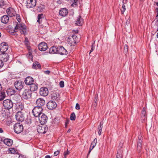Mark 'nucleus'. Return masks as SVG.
<instances>
[{"instance_id":"nucleus-14","label":"nucleus","mask_w":158,"mask_h":158,"mask_svg":"<svg viewBox=\"0 0 158 158\" xmlns=\"http://www.w3.org/2000/svg\"><path fill=\"white\" fill-rule=\"evenodd\" d=\"M8 46L6 43H2L0 44V51L5 53L8 49Z\"/></svg>"},{"instance_id":"nucleus-61","label":"nucleus","mask_w":158,"mask_h":158,"mask_svg":"<svg viewBox=\"0 0 158 158\" xmlns=\"http://www.w3.org/2000/svg\"><path fill=\"white\" fill-rule=\"evenodd\" d=\"M3 132V131L2 129V128H0V133H2V132Z\"/></svg>"},{"instance_id":"nucleus-5","label":"nucleus","mask_w":158,"mask_h":158,"mask_svg":"<svg viewBox=\"0 0 158 158\" xmlns=\"http://www.w3.org/2000/svg\"><path fill=\"white\" fill-rule=\"evenodd\" d=\"M31 92L29 89H25L22 95V97L26 100L30 98L31 96Z\"/></svg>"},{"instance_id":"nucleus-41","label":"nucleus","mask_w":158,"mask_h":158,"mask_svg":"<svg viewBox=\"0 0 158 158\" xmlns=\"http://www.w3.org/2000/svg\"><path fill=\"white\" fill-rule=\"evenodd\" d=\"M146 112H142L141 114V117L142 119L144 120L146 118Z\"/></svg>"},{"instance_id":"nucleus-59","label":"nucleus","mask_w":158,"mask_h":158,"mask_svg":"<svg viewBox=\"0 0 158 158\" xmlns=\"http://www.w3.org/2000/svg\"><path fill=\"white\" fill-rule=\"evenodd\" d=\"M45 158H51V157L49 155H47L45 156Z\"/></svg>"},{"instance_id":"nucleus-39","label":"nucleus","mask_w":158,"mask_h":158,"mask_svg":"<svg viewBox=\"0 0 158 158\" xmlns=\"http://www.w3.org/2000/svg\"><path fill=\"white\" fill-rule=\"evenodd\" d=\"M124 1V0H123V4L122 6V9H121V10L122 14H123L124 13V12H125V10L126 9V6L124 4V1Z\"/></svg>"},{"instance_id":"nucleus-19","label":"nucleus","mask_w":158,"mask_h":158,"mask_svg":"<svg viewBox=\"0 0 158 158\" xmlns=\"http://www.w3.org/2000/svg\"><path fill=\"white\" fill-rule=\"evenodd\" d=\"M24 82L26 85H30L33 83L34 79L31 77H28L25 78Z\"/></svg>"},{"instance_id":"nucleus-45","label":"nucleus","mask_w":158,"mask_h":158,"mask_svg":"<svg viewBox=\"0 0 158 158\" xmlns=\"http://www.w3.org/2000/svg\"><path fill=\"white\" fill-rule=\"evenodd\" d=\"M8 92H11V95L14 94L16 92V91L15 89H9L8 90Z\"/></svg>"},{"instance_id":"nucleus-11","label":"nucleus","mask_w":158,"mask_h":158,"mask_svg":"<svg viewBox=\"0 0 158 158\" xmlns=\"http://www.w3.org/2000/svg\"><path fill=\"white\" fill-rule=\"evenodd\" d=\"M48 94V89L45 87H41L40 89V94L42 96L45 97Z\"/></svg>"},{"instance_id":"nucleus-8","label":"nucleus","mask_w":158,"mask_h":158,"mask_svg":"<svg viewBox=\"0 0 158 158\" xmlns=\"http://www.w3.org/2000/svg\"><path fill=\"white\" fill-rule=\"evenodd\" d=\"M39 120L40 123L41 124L45 123L47 121L48 117L44 113L41 114L40 116H39Z\"/></svg>"},{"instance_id":"nucleus-28","label":"nucleus","mask_w":158,"mask_h":158,"mask_svg":"<svg viewBox=\"0 0 158 158\" xmlns=\"http://www.w3.org/2000/svg\"><path fill=\"white\" fill-rule=\"evenodd\" d=\"M4 143L8 146H10L13 143V140L10 139H6L3 140Z\"/></svg>"},{"instance_id":"nucleus-43","label":"nucleus","mask_w":158,"mask_h":158,"mask_svg":"<svg viewBox=\"0 0 158 158\" xmlns=\"http://www.w3.org/2000/svg\"><path fill=\"white\" fill-rule=\"evenodd\" d=\"M5 5V2L4 0H0V8Z\"/></svg>"},{"instance_id":"nucleus-25","label":"nucleus","mask_w":158,"mask_h":158,"mask_svg":"<svg viewBox=\"0 0 158 158\" xmlns=\"http://www.w3.org/2000/svg\"><path fill=\"white\" fill-rule=\"evenodd\" d=\"M19 30L21 34H25L26 33V28L25 26L22 24H19Z\"/></svg>"},{"instance_id":"nucleus-50","label":"nucleus","mask_w":158,"mask_h":158,"mask_svg":"<svg viewBox=\"0 0 158 158\" xmlns=\"http://www.w3.org/2000/svg\"><path fill=\"white\" fill-rule=\"evenodd\" d=\"M60 151L57 150L54 153V156H57L59 153Z\"/></svg>"},{"instance_id":"nucleus-31","label":"nucleus","mask_w":158,"mask_h":158,"mask_svg":"<svg viewBox=\"0 0 158 158\" xmlns=\"http://www.w3.org/2000/svg\"><path fill=\"white\" fill-rule=\"evenodd\" d=\"M83 23V19L81 18V16H79L77 18L76 22L75 24L77 25L81 26V25Z\"/></svg>"},{"instance_id":"nucleus-60","label":"nucleus","mask_w":158,"mask_h":158,"mask_svg":"<svg viewBox=\"0 0 158 158\" xmlns=\"http://www.w3.org/2000/svg\"><path fill=\"white\" fill-rule=\"evenodd\" d=\"M156 12H157V15H157V16H158V7L156 8Z\"/></svg>"},{"instance_id":"nucleus-27","label":"nucleus","mask_w":158,"mask_h":158,"mask_svg":"<svg viewBox=\"0 0 158 158\" xmlns=\"http://www.w3.org/2000/svg\"><path fill=\"white\" fill-rule=\"evenodd\" d=\"M57 47L55 46L52 47L49 49V53L52 54L57 53Z\"/></svg>"},{"instance_id":"nucleus-23","label":"nucleus","mask_w":158,"mask_h":158,"mask_svg":"<svg viewBox=\"0 0 158 158\" xmlns=\"http://www.w3.org/2000/svg\"><path fill=\"white\" fill-rule=\"evenodd\" d=\"M51 98L52 100H55L56 101H58L60 99L59 94L57 93H53L52 94Z\"/></svg>"},{"instance_id":"nucleus-30","label":"nucleus","mask_w":158,"mask_h":158,"mask_svg":"<svg viewBox=\"0 0 158 158\" xmlns=\"http://www.w3.org/2000/svg\"><path fill=\"white\" fill-rule=\"evenodd\" d=\"M32 68L33 69H41L40 64L38 61H36L33 64Z\"/></svg>"},{"instance_id":"nucleus-29","label":"nucleus","mask_w":158,"mask_h":158,"mask_svg":"<svg viewBox=\"0 0 158 158\" xmlns=\"http://www.w3.org/2000/svg\"><path fill=\"white\" fill-rule=\"evenodd\" d=\"M123 152L122 148L121 147L118 150L116 158H122L123 156Z\"/></svg>"},{"instance_id":"nucleus-22","label":"nucleus","mask_w":158,"mask_h":158,"mask_svg":"<svg viewBox=\"0 0 158 158\" xmlns=\"http://www.w3.org/2000/svg\"><path fill=\"white\" fill-rule=\"evenodd\" d=\"M7 14L10 17H12L15 16V12L12 8H8L6 10Z\"/></svg>"},{"instance_id":"nucleus-57","label":"nucleus","mask_w":158,"mask_h":158,"mask_svg":"<svg viewBox=\"0 0 158 158\" xmlns=\"http://www.w3.org/2000/svg\"><path fill=\"white\" fill-rule=\"evenodd\" d=\"M77 3L76 1H74L72 5L73 6H75L77 5Z\"/></svg>"},{"instance_id":"nucleus-26","label":"nucleus","mask_w":158,"mask_h":158,"mask_svg":"<svg viewBox=\"0 0 158 158\" xmlns=\"http://www.w3.org/2000/svg\"><path fill=\"white\" fill-rule=\"evenodd\" d=\"M67 41L69 44L72 46L75 45L77 42L76 40L73 39V38H71L70 37L68 38Z\"/></svg>"},{"instance_id":"nucleus-35","label":"nucleus","mask_w":158,"mask_h":158,"mask_svg":"<svg viewBox=\"0 0 158 158\" xmlns=\"http://www.w3.org/2000/svg\"><path fill=\"white\" fill-rule=\"evenodd\" d=\"M24 43H25V45L27 48H30V46H29V42L28 40V39L27 38H25V40L24 41Z\"/></svg>"},{"instance_id":"nucleus-12","label":"nucleus","mask_w":158,"mask_h":158,"mask_svg":"<svg viewBox=\"0 0 158 158\" xmlns=\"http://www.w3.org/2000/svg\"><path fill=\"white\" fill-rule=\"evenodd\" d=\"M38 48L41 51H44L48 48L47 44L45 42H41L38 45Z\"/></svg>"},{"instance_id":"nucleus-3","label":"nucleus","mask_w":158,"mask_h":158,"mask_svg":"<svg viewBox=\"0 0 158 158\" xmlns=\"http://www.w3.org/2000/svg\"><path fill=\"white\" fill-rule=\"evenodd\" d=\"M15 118L16 120L18 122L23 121L25 119V114L22 111H18L16 114Z\"/></svg>"},{"instance_id":"nucleus-62","label":"nucleus","mask_w":158,"mask_h":158,"mask_svg":"<svg viewBox=\"0 0 158 158\" xmlns=\"http://www.w3.org/2000/svg\"><path fill=\"white\" fill-rule=\"evenodd\" d=\"M156 23H158V16H156Z\"/></svg>"},{"instance_id":"nucleus-18","label":"nucleus","mask_w":158,"mask_h":158,"mask_svg":"<svg viewBox=\"0 0 158 158\" xmlns=\"http://www.w3.org/2000/svg\"><path fill=\"white\" fill-rule=\"evenodd\" d=\"M68 10L66 8H63L59 10V14L60 15L64 17L68 14Z\"/></svg>"},{"instance_id":"nucleus-63","label":"nucleus","mask_w":158,"mask_h":158,"mask_svg":"<svg viewBox=\"0 0 158 158\" xmlns=\"http://www.w3.org/2000/svg\"><path fill=\"white\" fill-rule=\"evenodd\" d=\"M94 99L98 100V95H97V96L96 95H95V98H94Z\"/></svg>"},{"instance_id":"nucleus-1","label":"nucleus","mask_w":158,"mask_h":158,"mask_svg":"<svg viewBox=\"0 0 158 158\" xmlns=\"http://www.w3.org/2000/svg\"><path fill=\"white\" fill-rule=\"evenodd\" d=\"M48 129V127L44 124H41L37 127V131L39 133L44 134L47 131Z\"/></svg>"},{"instance_id":"nucleus-64","label":"nucleus","mask_w":158,"mask_h":158,"mask_svg":"<svg viewBox=\"0 0 158 158\" xmlns=\"http://www.w3.org/2000/svg\"><path fill=\"white\" fill-rule=\"evenodd\" d=\"M156 26L157 27V31H158V23H156Z\"/></svg>"},{"instance_id":"nucleus-21","label":"nucleus","mask_w":158,"mask_h":158,"mask_svg":"<svg viewBox=\"0 0 158 158\" xmlns=\"http://www.w3.org/2000/svg\"><path fill=\"white\" fill-rule=\"evenodd\" d=\"M15 105L16 109L18 111L22 110L24 108L23 104L21 102H17Z\"/></svg>"},{"instance_id":"nucleus-42","label":"nucleus","mask_w":158,"mask_h":158,"mask_svg":"<svg viewBox=\"0 0 158 158\" xmlns=\"http://www.w3.org/2000/svg\"><path fill=\"white\" fill-rule=\"evenodd\" d=\"M95 45L94 43L92 44L91 45V50L89 52V54H90L94 50L95 48Z\"/></svg>"},{"instance_id":"nucleus-47","label":"nucleus","mask_w":158,"mask_h":158,"mask_svg":"<svg viewBox=\"0 0 158 158\" xmlns=\"http://www.w3.org/2000/svg\"><path fill=\"white\" fill-rule=\"evenodd\" d=\"M71 38H73V39H74V40H76V42H77V36L75 35H72L71 36H69Z\"/></svg>"},{"instance_id":"nucleus-9","label":"nucleus","mask_w":158,"mask_h":158,"mask_svg":"<svg viewBox=\"0 0 158 158\" xmlns=\"http://www.w3.org/2000/svg\"><path fill=\"white\" fill-rule=\"evenodd\" d=\"M56 103L54 101H50L47 103V106L48 108L50 110H53L57 106Z\"/></svg>"},{"instance_id":"nucleus-16","label":"nucleus","mask_w":158,"mask_h":158,"mask_svg":"<svg viewBox=\"0 0 158 158\" xmlns=\"http://www.w3.org/2000/svg\"><path fill=\"white\" fill-rule=\"evenodd\" d=\"M45 104L44 100L41 98H40L37 99L36 101V104L37 106L42 107Z\"/></svg>"},{"instance_id":"nucleus-33","label":"nucleus","mask_w":158,"mask_h":158,"mask_svg":"<svg viewBox=\"0 0 158 158\" xmlns=\"http://www.w3.org/2000/svg\"><path fill=\"white\" fill-rule=\"evenodd\" d=\"M103 123L101 122L98 126V135H101L102 130V128Z\"/></svg>"},{"instance_id":"nucleus-32","label":"nucleus","mask_w":158,"mask_h":158,"mask_svg":"<svg viewBox=\"0 0 158 158\" xmlns=\"http://www.w3.org/2000/svg\"><path fill=\"white\" fill-rule=\"evenodd\" d=\"M45 8V6L41 4L37 7V10L39 12H41Z\"/></svg>"},{"instance_id":"nucleus-49","label":"nucleus","mask_w":158,"mask_h":158,"mask_svg":"<svg viewBox=\"0 0 158 158\" xmlns=\"http://www.w3.org/2000/svg\"><path fill=\"white\" fill-rule=\"evenodd\" d=\"M128 50V47L127 44H125L124 46V51L126 52H127Z\"/></svg>"},{"instance_id":"nucleus-54","label":"nucleus","mask_w":158,"mask_h":158,"mask_svg":"<svg viewBox=\"0 0 158 158\" xmlns=\"http://www.w3.org/2000/svg\"><path fill=\"white\" fill-rule=\"evenodd\" d=\"M93 148H92V146H90V148H89V152H88V153L87 154V156H88L89 155V153H90V152H91V150H92V149H93Z\"/></svg>"},{"instance_id":"nucleus-34","label":"nucleus","mask_w":158,"mask_h":158,"mask_svg":"<svg viewBox=\"0 0 158 158\" xmlns=\"http://www.w3.org/2000/svg\"><path fill=\"white\" fill-rule=\"evenodd\" d=\"M43 14H39L38 15V19L37 20V22L40 24L42 21V19L44 18Z\"/></svg>"},{"instance_id":"nucleus-24","label":"nucleus","mask_w":158,"mask_h":158,"mask_svg":"<svg viewBox=\"0 0 158 158\" xmlns=\"http://www.w3.org/2000/svg\"><path fill=\"white\" fill-rule=\"evenodd\" d=\"M30 90L31 92H34L37 91L38 89V85L36 83H33L30 85Z\"/></svg>"},{"instance_id":"nucleus-10","label":"nucleus","mask_w":158,"mask_h":158,"mask_svg":"<svg viewBox=\"0 0 158 158\" xmlns=\"http://www.w3.org/2000/svg\"><path fill=\"white\" fill-rule=\"evenodd\" d=\"M26 6L27 8H30L35 7L36 4V1L35 0H27Z\"/></svg>"},{"instance_id":"nucleus-58","label":"nucleus","mask_w":158,"mask_h":158,"mask_svg":"<svg viewBox=\"0 0 158 158\" xmlns=\"http://www.w3.org/2000/svg\"><path fill=\"white\" fill-rule=\"evenodd\" d=\"M142 112H146V109L145 107L143 108Z\"/></svg>"},{"instance_id":"nucleus-7","label":"nucleus","mask_w":158,"mask_h":158,"mask_svg":"<svg viewBox=\"0 0 158 158\" xmlns=\"http://www.w3.org/2000/svg\"><path fill=\"white\" fill-rule=\"evenodd\" d=\"M24 85V82L21 81H16L14 84L16 89L19 91L21 90L23 88Z\"/></svg>"},{"instance_id":"nucleus-36","label":"nucleus","mask_w":158,"mask_h":158,"mask_svg":"<svg viewBox=\"0 0 158 158\" xmlns=\"http://www.w3.org/2000/svg\"><path fill=\"white\" fill-rule=\"evenodd\" d=\"M76 118V115L74 112L71 113L70 116V119L72 121H74Z\"/></svg>"},{"instance_id":"nucleus-38","label":"nucleus","mask_w":158,"mask_h":158,"mask_svg":"<svg viewBox=\"0 0 158 158\" xmlns=\"http://www.w3.org/2000/svg\"><path fill=\"white\" fill-rule=\"evenodd\" d=\"M6 97L5 93L4 92H2L0 94V100L2 101Z\"/></svg>"},{"instance_id":"nucleus-37","label":"nucleus","mask_w":158,"mask_h":158,"mask_svg":"<svg viewBox=\"0 0 158 158\" xmlns=\"http://www.w3.org/2000/svg\"><path fill=\"white\" fill-rule=\"evenodd\" d=\"M16 151L14 148H10L8 151V152L11 154L16 153Z\"/></svg>"},{"instance_id":"nucleus-2","label":"nucleus","mask_w":158,"mask_h":158,"mask_svg":"<svg viewBox=\"0 0 158 158\" xmlns=\"http://www.w3.org/2000/svg\"><path fill=\"white\" fill-rule=\"evenodd\" d=\"M3 105L5 109L8 110L13 107V103L11 99H6L3 101Z\"/></svg>"},{"instance_id":"nucleus-40","label":"nucleus","mask_w":158,"mask_h":158,"mask_svg":"<svg viewBox=\"0 0 158 158\" xmlns=\"http://www.w3.org/2000/svg\"><path fill=\"white\" fill-rule=\"evenodd\" d=\"M97 140L96 138H95L91 143V146H92V148H94L96 144Z\"/></svg>"},{"instance_id":"nucleus-55","label":"nucleus","mask_w":158,"mask_h":158,"mask_svg":"<svg viewBox=\"0 0 158 158\" xmlns=\"http://www.w3.org/2000/svg\"><path fill=\"white\" fill-rule=\"evenodd\" d=\"M130 19H129V18L127 20L126 22V24L127 25H128L130 23Z\"/></svg>"},{"instance_id":"nucleus-15","label":"nucleus","mask_w":158,"mask_h":158,"mask_svg":"<svg viewBox=\"0 0 158 158\" xmlns=\"http://www.w3.org/2000/svg\"><path fill=\"white\" fill-rule=\"evenodd\" d=\"M57 53L61 55H67L68 52L62 46H60L59 47H57Z\"/></svg>"},{"instance_id":"nucleus-51","label":"nucleus","mask_w":158,"mask_h":158,"mask_svg":"<svg viewBox=\"0 0 158 158\" xmlns=\"http://www.w3.org/2000/svg\"><path fill=\"white\" fill-rule=\"evenodd\" d=\"M3 62L1 60H0V69L3 66Z\"/></svg>"},{"instance_id":"nucleus-17","label":"nucleus","mask_w":158,"mask_h":158,"mask_svg":"<svg viewBox=\"0 0 158 158\" xmlns=\"http://www.w3.org/2000/svg\"><path fill=\"white\" fill-rule=\"evenodd\" d=\"M142 137L141 136H139L137 143V150L139 152L141 151L142 148Z\"/></svg>"},{"instance_id":"nucleus-46","label":"nucleus","mask_w":158,"mask_h":158,"mask_svg":"<svg viewBox=\"0 0 158 158\" xmlns=\"http://www.w3.org/2000/svg\"><path fill=\"white\" fill-rule=\"evenodd\" d=\"M16 19L18 21L19 23L21 21V19L20 17V16L18 14H16Z\"/></svg>"},{"instance_id":"nucleus-53","label":"nucleus","mask_w":158,"mask_h":158,"mask_svg":"<svg viewBox=\"0 0 158 158\" xmlns=\"http://www.w3.org/2000/svg\"><path fill=\"white\" fill-rule=\"evenodd\" d=\"M50 71L49 70H46L44 71V73L46 74L49 75L50 73Z\"/></svg>"},{"instance_id":"nucleus-56","label":"nucleus","mask_w":158,"mask_h":158,"mask_svg":"<svg viewBox=\"0 0 158 158\" xmlns=\"http://www.w3.org/2000/svg\"><path fill=\"white\" fill-rule=\"evenodd\" d=\"M69 153V152L68 151V150H67V151L64 152V156H65H65L68 155Z\"/></svg>"},{"instance_id":"nucleus-48","label":"nucleus","mask_w":158,"mask_h":158,"mask_svg":"<svg viewBox=\"0 0 158 158\" xmlns=\"http://www.w3.org/2000/svg\"><path fill=\"white\" fill-rule=\"evenodd\" d=\"M60 85V87L63 88L64 86V81H61L59 83Z\"/></svg>"},{"instance_id":"nucleus-13","label":"nucleus","mask_w":158,"mask_h":158,"mask_svg":"<svg viewBox=\"0 0 158 158\" xmlns=\"http://www.w3.org/2000/svg\"><path fill=\"white\" fill-rule=\"evenodd\" d=\"M8 54L6 53H2L0 54V60L3 62L7 61L9 59Z\"/></svg>"},{"instance_id":"nucleus-20","label":"nucleus","mask_w":158,"mask_h":158,"mask_svg":"<svg viewBox=\"0 0 158 158\" xmlns=\"http://www.w3.org/2000/svg\"><path fill=\"white\" fill-rule=\"evenodd\" d=\"M9 19V17L7 15H4L2 16L1 18V20L2 23L4 24H6L7 23Z\"/></svg>"},{"instance_id":"nucleus-44","label":"nucleus","mask_w":158,"mask_h":158,"mask_svg":"<svg viewBox=\"0 0 158 158\" xmlns=\"http://www.w3.org/2000/svg\"><path fill=\"white\" fill-rule=\"evenodd\" d=\"M19 24L18 23H17V24L15 28V32H17L19 28Z\"/></svg>"},{"instance_id":"nucleus-52","label":"nucleus","mask_w":158,"mask_h":158,"mask_svg":"<svg viewBox=\"0 0 158 158\" xmlns=\"http://www.w3.org/2000/svg\"><path fill=\"white\" fill-rule=\"evenodd\" d=\"M75 108L77 110H79L80 109L79 105L77 103L76 104Z\"/></svg>"},{"instance_id":"nucleus-4","label":"nucleus","mask_w":158,"mask_h":158,"mask_svg":"<svg viewBox=\"0 0 158 158\" xmlns=\"http://www.w3.org/2000/svg\"><path fill=\"white\" fill-rule=\"evenodd\" d=\"M23 130V125L19 123H16L14 125V130L17 134L20 133Z\"/></svg>"},{"instance_id":"nucleus-6","label":"nucleus","mask_w":158,"mask_h":158,"mask_svg":"<svg viewBox=\"0 0 158 158\" xmlns=\"http://www.w3.org/2000/svg\"><path fill=\"white\" fill-rule=\"evenodd\" d=\"M43 109L42 107H39L38 106H35L32 110V113L34 116L38 117L42 114V111Z\"/></svg>"}]
</instances>
